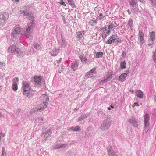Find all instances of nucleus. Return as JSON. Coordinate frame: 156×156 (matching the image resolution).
Returning <instances> with one entry per match:
<instances>
[{"instance_id": "19", "label": "nucleus", "mask_w": 156, "mask_h": 156, "mask_svg": "<svg viewBox=\"0 0 156 156\" xmlns=\"http://www.w3.org/2000/svg\"><path fill=\"white\" fill-rule=\"evenodd\" d=\"M34 81L35 84H39L41 83V80L39 77L36 76L34 78Z\"/></svg>"}, {"instance_id": "8", "label": "nucleus", "mask_w": 156, "mask_h": 156, "mask_svg": "<svg viewBox=\"0 0 156 156\" xmlns=\"http://www.w3.org/2000/svg\"><path fill=\"white\" fill-rule=\"evenodd\" d=\"M128 122L131 123L135 127H137L138 126V123L133 117L131 116L129 117V120Z\"/></svg>"}, {"instance_id": "58", "label": "nucleus", "mask_w": 156, "mask_h": 156, "mask_svg": "<svg viewBox=\"0 0 156 156\" xmlns=\"http://www.w3.org/2000/svg\"><path fill=\"white\" fill-rule=\"evenodd\" d=\"M83 57H83V56L82 55H80L79 56V58L81 60H82V58H83Z\"/></svg>"}, {"instance_id": "22", "label": "nucleus", "mask_w": 156, "mask_h": 156, "mask_svg": "<svg viewBox=\"0 0 156 156\" xmlns=\"http://www.w3.org/2000/svg\"><path fill=\"white\" fill-rule=\"evenodd\" d=\"M31 33V30L30 29L27 27L26 29V31L25 32V34L26 37H29L30 36Z\"/></svg>"}, {"instance_id": "28", "label": "nucleus", "mask_w": 156, "mask_h": 156, "mask_svg": "<svg viewBox=\"0 0 156 156\" xmlns=\"http://www.w3.org/2000/svg\"><path fill=\"white\" fill-rule=\"evenodd\" d=\"M58 53V51L57 50L55 51L52 50L51 51H50V53L51 55L52 56H55Z\"/></svg>"}, {"instance_id": "21", "label": "nucleus", "mask_w": 156, "mask_h": 156, "mask_svg": "<svg viewBox=\"0 0 156 156\" xmlns=\"http://www.w3.org/2000/svg\"><path fill=\"white\" fill-rule=\"evenodd\" d=\"M88 115L87 114H84L83 115H81V116L79 117L77 119V122L80 121L81 120H83V119L87 117Z\"/></svg>"}, {"instance_id": "51", "label": "nucleus", "mask_w": 156, "mask_h": 156, "mask_svg": "<svg viewBox=\"0 0 156 156\" xmlns=\"http://www.w3.org/2000/svg\"><path fill=\"white\" fill-rule=\"evenodd\" d=\"M151 43L148 44V45L149 46H151L153 44L154 41H151Z\"/></svg>"}, {"instance_id": "60", "label": "nucleus", "mask_w": 156, "mask_h": 156, "mask_svg": "<svg viewBox=\"0 0 156 156\" xmlns=\"http://www.w3.org/2000/svg\"><path fill=\"white\" fill-rule=\"evenodd\" d=\"M61 144H59V145H56V146H55V148H56V149H58V148L57 147H60V145Z\"/></svg>"}, {"instance_id": "3", "label": "nucleus", "mask_w": 156, "mask_h": 156, "mask_svg": "<svg viewBox=\"0 0 156 156\" xmlns=\"http://www.w3.org/2000/svg\"><path fill=\"white\" fill-rule=\"evenodd\" d=\"M22 29L20 28L19 27L15 26L12 30L11 34L12 37L14 38H15L18 35L22 34Z\"/></svg>"}, {"instance_id": "15", "label": "nucleus", "mask_w": 156, "mask_h": 156, "mask_svg": "<svg viewBox=\"0 0 156 156\" xmlns=\"http://www.w3.org/2000/svg\"><path fill=\"white\" fill-rule=\"evenodd\" d=\"M79 63L76 62L74 63H72L71 64V66L72 69L75 71L78 68Z\"/></svg>"}, {"instance_id": "23", "label": "nucleus", "mask_w": 156, "mask_h": 156, "mask_svg": "<svg viewBox=\"0 0 156 156\" xmlns=\"http://www.w3.org/2000/svg\"><path fill=\"white\" fill-rule=\"evenodd\" d=\"M103 53L102 52H95L94 53V55L95 56L96 58L102 57L103 56Z\"/></svg>"}, {"instance_id": "4", "label": "nucleus", "mask_w": 156, "mask_h": 156, "mask_svg": "<svg viewBox=\"0 0 156 156\" xmlns=\"http://www.w3.org/2000/svg\"><path fill=\"white\" fill-rule=\"evenodd\" d=\"M110 125V121L108 119L104 120L100 127V129L102 131H104L108 129Z\"/></svg>"}, {"instance_id": "10", "label": "nucleus", "mask_w": 156, "mask_h": 156, "mask_svg": "<svg viewBox=\"0 0 156 156\" xmlns=\"http://www.w3.org/2000/svg\"><path fill=\"white\" fill-rule=\"evenodd\" d=\"M40 99L43 102H45L46 103V101H48L49 98L46 94H43L40 97Z\"/></svg>"}, {"instance_id": "46", "label": "nucleus", "mask_w": 156, "mask_h": 156, "mask_svg": "<svg viewBox=\"0 0 156 156\" xmlns=\"http://www.w3.org/2000/svg\"><path fill=\"white\" fill-rule=\"evenodd\" d=\"M126 53L125 51H122V56L123 57H125L126 56Z\"/></svg>"}, {"instance_id": "62", "label": "nucleus", "mask_w": 156, "mask_h": 156, "mask_svg": "<svg viewBox=\"0 0 156 156\" xmlns=\"http://www.w3.org/2000/svg\"><path fill=\"white\" fill-rule=\"evenodd\" d=\"M5 150V148L4 147H2V152H3V153L4 152V151Z\"/></svg>"}, {"instance_id": "56", "label": "nucleus", "mask_w": 156, "mask_h": 156, "mask_svg": "<svg viewBox=\"0 0 156 156\" xmlns=\"http://www.w3.org/2000/svg\"><path fill=\"white\" fill-rule=\"evenodd\" d=\"M0 65H2V66H5V63H3V62H0Z\"/></svg>"}, {"instance_id": "45", "label": "nucleus", "mask_w": 156, "mask_h": 156, "mask_svg": "<svg viewBox=\"0 0 156 156\" xmlns=\"http://www.w3.org/2000/svg\"><path fill=\"white\" fill-rule=\"evenodd\" d=\"M95 70L96 69L95 68H93L92 69L90 70L89 71V73H88V74L90 73H93L95 71Z\"/></svg>"}, {"instance_id": "54", "label": "nucleus", "mask_w": 156, "mask_h": 156, "mask_svg": "<svg viewBox=\"0 0 156 156\" xmlns=\"http://www.w3.org/2000/svg\"><path fill=\"white\" fill-rule=\"evenodd\" d=\"M110 29H109V30H108L107 32H106V34H108V35H109L110 34Z\"/></svg>"}, {"instance_id": "2", "label": "nucleus", "mask_w": 156, "mask_h": 156, "mask_svg": "<svg viewBox=\"0 0 156 156\" xmlns=\"http://www.w3.org/2000/svg\"><path fill=\"white\" fill-rule=\"evenodd\" d=\"M19 14L20 16H25L27 18L29 19L31 21H33L34 20V17L32 13L27 9L21 10Z\"/></svg>"}, {"instance_id": "7", "label": "nucleus", "mask_w": 156, "mask_h": 156, "mask_svg": "<svg viewBox=\"0 0 156 156\" xmlns=\"http://www.w3.org/2000/svg\"><path fill=\"white\" fill-rule=\"evenodd\" d=\"M129 3L132 6V8L131 9V10L135 12L137 10L136 5V3L133 0H130Z\"/></svg>"}, {"instance_id": "57", "label": "nucleus", "mask_w": 156, "mask_h": 156, "mask_svg": "<svg viewBox=\"0 0 156 156\" xmlns=\"http://www.w3.org/2000/svg\"><path fill=\"white\" fill-rule=\"evenodd\" d=\"M107 37V35L106 34H105L104 36H103V39H105Z\"/></svg>"}, {"instance_id": "61", "label": "nucleus", "mask_w": 156, "mask_h": 156, "mask_svg": "<svg viewBox=\"0 0 156 156\" xmlns=\"http://www.w3.org/2000/svg\"><path fill=\"white\" fill-rule=\"evenodd\" d=\"M154 101L156 102V94L154 95Z\"/></svg>"}, {"instance_id": "16", "label": "nucleus", "mask_w": 156, "mask_h": 156, "mask_svg": "<svg viewBox=\"0 0 156 156\" xmlns=\"http://www.w3.org/2000/svg\"><path fill=\"white\" fill-rule=\"evenodd\" d=\"M8 17V16L6 12H2L0 13V19L3 20H6Z\"/></svg>"}, {"instance_id": "50", "label": "nucleus", "mask_w": 156, "mask_h": 156, "mask_svg": "<svg viewBox=\"0 0 156 156\" xmlns=\"http://www.w3.org/2000/svg\"><path fill=\"white\" fill-rule=\"evenodd\" d=\"M151 2L154 5H156V0H150Z\"/></svg>"}, {"instance_id": "49", "label": "nucleus", "mask_w": 156, "mask_h": 156, "mask_svg": "<svg viewBox=\"0 0 156 156\" xmlns=\"http://www.w3.org/2000/svg\"><path fill=\"white\" fill-rule=\"evenodd\" d=\"M116 43H121V40L120 39L117 38V39H116Z\"/></svg>"}, {"instance_id": "39", "label": "nucleus", "mask_w": 156, "mask_h": 156, "mask_svg": "<svg viewBox=\"0 0 156 156\" xmlns=\"http://www.w3.org/2000/svg\"><path fill=\"white\" fill-rule=\"evenodd\" d=\"M104 17V16H103L102 14L101 13L100 14L99 16L97 17V18L101 20L103 19Z\"/></svg>"}, {"instance_id": "27", "label": "nucleus", "mask_w": 156, "mask_h": 156, "mask_svg": "<svg viewBox=\"0 0 156 156\" xmlns=\"http://www.w3.org/2000/svg\"><path fill=\"white\" fill-rule=\"evenodd\" d=\"M18 89L17 83L13 82L12 89L14 91H16Z\"/></svg>"}, {"instance_id": "47", "label": "nucleus", "mask_w": 156, "mask_h": 156, "mask_svg": "<svg viewBox=\"0 0 156 156\" xmlns=\"http://www.w3.org/2000/svg\"><path fill=\"white\" fill-rule=\"evenodd\" d=\"M153 57H156V50H155L154 52H153Z\"/></svg>"}, {"instance_id": "64", "label": "nucleus", "mask_w": 156, "mask_h": 156, "mask_svg": "<svg viewBox=\"0 0 156 156\" xmlns=\"http://www.w3.org/2000/svg\"><path fill=\"white\" fill-rule=\"evenodd\" d=\"M13 1H15L16 2H19L20 1V0H12Z\"/></svg>"}, {"instance_id": "35", "label": "nucleus", "mask_w": 156, "mask_h": 156, "mask_svg": "<svg viewBox=\"0 0 156 156\" xmlns=\"http://www.w3.org/2000/svg\"><path fill=\"white\" fill-rule=\"evenodd\" d=\"M81 62L83 63H87L90 62L89 61H88V60L85 57H84L81 60Z\"/></svg>"}, {"instance_id": "36", "label": "nucleus", "mask_w": 156, "mask_h": 156, "mask_svg": "<svg viewBox=\"0 0 156 156\" xmlns=\"http://www.w3.org/2000/svg\"><path fill=\"white\" fill-rule=\"evenodd\" d=\"M112 43L111 36L109 37V39L107 41L106 43L108 44H111Z\"/></svg>"}, {"instance_id": "26", "label": "nucleus", "mask_w": 156, "mask_h": 156, "mask_svg": "<svg viewBox=\"0 0 156 156\" xmlns=\"http://www.w3.org/2000/svg\"><path fill=\"white\" fill-rule=\"evenodd\" d=\"M126 62L125 61L122 62L120 63V67L121 69H124L126 68Z\"/></svg>"}, {"instance_id": "34", "label": "nucleus", "mask_w": 156, "mask_h": 156, "mask_svg": "<svg viewBox=\"0 0 156 156\" xmlns=\"http://www.w3.org/2000/svg\"><path fill=\"white\" fill-rule=\"evenodd\" d=\"M98 20H91L89 22V24H90L91 25H93L94 24H93L95 23L96 24L97 23Z\"/></svg>"}, {"instance_id": "29", "label": "nucleus", "mask_w": 156, "mask_h": 156, "mask_svg": "<svg viewBox=\"0 0 156 156\" xmlns=\"http://www.w3.org/2000/svg\"><path fill=\"white\" fill-rule=\"evenodd\" d=\"M34 48L36 49L39 50L41 49V46L37 43H34Z\"/></svg>"}, {"instance_id": "12", "label": "nucleus", "mask_w": 156, "mask_h": 156, "mask_svg": "<svg viewBox=\"0 0 156 156\" xmlns=\"http://www.w3.org/2000/svg\"><path fill=\"white\" fill-rule=\"evenodd\" d=\"M17 48L14 45H12L8 48V52L11 53L16 52V50Z\"/></svg>"}, {"instance_id": "6", "label": "nucleus", "mask_w": 156, "mask_h": 156, "mask_svg": "<svg viewBox=\"0 0 156 156\" xmlns=\"http://www.w3.org/2000/svg\"><path fill=\"white\" fill-rule=\"evenodd\" d=\"M52 132L51 130H48L44 133L43 134L44 135V141H46L49 139L51 136Z\"/></svg>"}, {"instance_id": "43", "label": "nucleus", "mask_w": 156, "mask_h": 156, "mask_svg": "<svg viewBox=\"0 0 156 156\" xmlns=\"http://www.w3.org/2000/svg\"><path fill=\"white\" fill-rule=\"evenodd\" d=\"M115 27V26H114L113 24H111L110 25L108 26V29H112Z\"/></svg>"}, {"instance_id": "38", "label": "nucleus", "mask_w": 156, "mask_h": 156, "mask_svg": "<svg viewBox=\"0 0 156 156\" xmlns=\"http://www.w3.org/2000/svg\"><path fill=\"white\" fill-rule=\"evenodd\" d=\"M133 25V21L131 19L129 20L128 22V25L131 27Z\"/></svg>"}, {"instance_id": "32", "label": "nucleus", "mask_w": 156, "mask_h": 156, "mask_svg": "<svg viewBox=\"0 0 156 156\" xmlns=\"http://www.w3.org/2000/svg\"><path fill=\"white\" fill-rule=\"evenodd\" d=\"M67 146H68V144H62L60 145V147H58L57 148H65Z\"/></svg>"}, {"instance_id": "5", "label": "nucleus", "mask_w": 156, "mask_h": 156, "mask_svg": "<svg viewBox=\"0 0 156 156\" xmlns=\"http://www.w3.org/2000/svg\"><path fill=\"white\" fill-rule=\"evenodd\" d=\"M150 117L149 115L146 113L144 115V128L146 129L148 127L150 124L149 123Z\"/></svg>"}, {"instance_id": "40", "label": "nucleus", "mask_w": 156, "mask_h": 156, "mask_svg": "<svg viewBox=\"0 0 156 156\" xmlns=\"http://www.w3.org/2000/svg\"><path fill=\"white\" fill-rule=\"evenodd\" d=\"M107 81V80L104 77V79L102 80H100V81H99V82L100 83H105V82H106Z\"/></svg>"}, {"instance_id": "24", "label": "nucleus", "mask_w": 156, "mask_h": 156, "mask_svg": "<svg viewBox=\"0 0 156 156\" xmlns=\"http://www.w3.org/2000/svg\"><path fill=\"white\" fill-rule=\"evenodd\" d=\"M113 72L112 71H111L108 74L105 76V77L107 81L109 79V78H112V76L113 74Z\"/></svg>"}, {"instance_id": "13", "label": "nucleus", "mask_w": 156, "mask_h": 156, "mask_svg": "<svg viewBox=\"0 0 156 156\" xmlns=\"http://www.w3.org/2000/svg\"><path fill=\"white\" fill-rule=\"evenodd\" d=\"M46 103L45 102H43L42 104H41L39 105V107L37 109V110H43L46 108Z\"/></svg>"}, {"instance_id": "18", "label": "nucleus", "mask_w": 156, "mask_h": 156, "mask_svg": "<svg viewBox=\"0 0 156 156\" xmlns=\"http://www.w3.org/2000/svg\"><path fill=\"white\" fill-rule=\"evenodd\" d=\"M137 96L140 98H143V92L140 90H137L135 92Z\"/></svg>"}, {"instance_id": "11", "label": "nucleus", "mask_w": 156, "mask_h": 156, "mask_svg": "<svg viewBox=\"0 0 156 156\" xmlns=\"http://www.w3.org/2000/svg\"><path fill=\"white\" fill-rule=\"evenodd\" d=\"M143 33L141 31H139V37L138 40L141 43H143L144 42V37L143 36Z\"/></svg>"}, {"instance_id": "55", "label": "nucleus", "mask_w": 156, "mask_h": 156, "mask_svg": "<svg viewBox=\"0 0 156 156\" xmlns=\"http://www.w3.org/2000/svg\"><path fill=\"white\" fill-rule=\"evenodd\" d=\"M20 110L19 109H18L16 111V114H17L18 115H19V113H20Z\"/></svg>"}, {"instance_id": "41", "label": "nucleus", "mask_w": 156, "mask_h": 156, "mask_svg": "<svg viewBox=\"0 0 156 156\" xmlns=\"http://www.w3.org/2000/svg\"><path fill=\"white\" fill-rule=\"evenodd\" d=\"M37 119H38L39 122L40 123H41V124L42 123H43L42 122V121L43 120V118H42V117H39V118H38ZM37 119H36V121H37Z\"/></svg>"}, {"instance_id": "53", "label": "nucleus", "mask_w": 156, "mask_h": 156, "mask_svg": "<svg viewBox=\"0 0 156 156\" xmlns=\"http://www.w3.org/2000/svg\"><path fill=\"white\" fill-rule=\"evenodd\" d=\"M110 107H109L108 108V109L109 110H110L111 109V108H114V107L112 105H111L110 106Z\"/></svg>"}, {"instance_id": "14", "label": "nucleus", "mask_w": 156, "mask_h": 156, "mask_svg": "<svg viewBox=\"0 0 156 156\" xmlns=\"http://www.w3.org/2000/svg\"><path fill=\"white\" fill-rule=\"evenodd\" d=\"M127 74L126 73H123L121 74L119 77V80L121 82L124 81L127 77Z\"/></svg>"}, {"instance_id": "44", "label": "nucleus", "mask_w": 156, "mask_h": 156, "mask_svg": "<svg viewBox=\"0 0 156 156\" xmlns=\"http://www.w3.org/2000/svg\"><path fill=\"white\" fill-rule=\"evenodd\" d=\"M59 3L61 4L62 5L65 6H66V4L64 2H63L62 0H61L60 1V2H59Z\"/></svg>"}, {"instance_id": "30", "label": "nucleus", "mask_w": 156, "mask_h": 156, "mask_svg": "<svg viewBox=\"0 0 156 156\" xmlns=\"http://www.w3.org/2000/svg\"><path fill=\"white\" fill-rule=\"evenodd\" d=\"M70 129L73 131L76 132L80 130V129L79 127L77 126L76 127H72Z\"/></svg>"}, {"instance_id": "48", "label": "nucleus", "mask_w": 156, "mask_h": 156, "mask_svg": "<svg viewBox=\"0 0 156 156\" xmlns=\"http://www.w3.org/2000/svg\"><path fill=\"white\" fill-rule=\"evenodd\" d=\"M135 106H138L139 105L138 103L137 102H135L132 105V106L133 107H134Z\"/></svg>"}, {"instance_id": "17", "label": "nucleus", "mask_w": 156, "mask_h": 156, "mask_svg": "<svg viewBox=\"0 0 156 156\" xmlns=\"http://www.w3.org/2000/svg\"><path fill=\"white\" fill-rule=\"evenodd\" d=\"M16 53L17 56L19 57H22L24 55L23 52H22L20 49L18 48L16 49Z\"/></svg>"}, {"instance_id": "31", "label": "nucleus", "mask_w": 156, "mask_h": 156, "mask_svg": "<svg viewBox=\"0 0 156 156\" xmlns=\"http://www.w3.org/2000/svg\"><path fill=\"white\" fill-rule=\"evenodd\" d=\"M117 36L115 35H112L111 36V38H112V42L116 43Z\"/></svg>"}, {"instance_id": "63", "label": "nucleus", "mask_w": 156, "mask_h": 156, "mask_svg": "<svg viewBox=\"0 0 156 156\" xmlns=\"http://www.w3.org/2000/svg\"><path fill=\"white\" fill-rule=\"evenodd\" d=\"M62 59L61 58H60V60H58V61H57V63H60L61 62V61H60V60Z\"/></svg>"}, {"instance_id": "25", "label": "nucleus", "mask_w": 156, "mask_h": 156, "mask_svg": "<svg viewBox=\"0 0 156 156\" xmlns=\"http://www.w3.org/2000/svg\"><path fill=\"white\" fill-rule=\"evenodd\" d=\"M31 21L28 24L27 28L31 30V29L34 27V24L33 20Z\"/></svg>"}, {"instance_id": "9", "label": "nucleus", "mask_w": 156, "mask_h": 156, "mask_svg": "<svg viewBox=\"0 0 156 156\" xmlns=\"http://www.w3.org/2000/svg\"><path fill=\"white\" fill-rule=\"evenodd\" d=\"M108 154L109 156H117L114 151L112 148L110 146H108L107 147Z\"/></svg>"}, {"instance_id": "59", "label": "nucleus", "mask_w": 156, "mask_h": 156, "mask_svg": "<svg viewBox=\"0 0 156 156\" xmlns=\"http://www.w3.org/2000/svg\"><path fill=\"white\" fill-rule=\"evenodd\" d=\"M127 12H128V14H129V15H130V14L131 13V12H130V10H129V9H128V10H127Z\"/></svg>"}, {"instance_id": "20", "label": "nucleus", "mask_w": 156, "mask_h": 156, "mask_svg": "<svg viewBox=\"0 0 156 156\" xmlns=\"http://www.w3.org/2000/svg\"><path fill=\"white\" fill-rule=\"evenodd\" d=\"M150 40L154 41L155 38V33L153 31L150 33Z\"/></svg>"}, {"instance_id": "37", "label": "nucleus", "mask_w": 156, "mask_h": 156, "mask_svg": "<svg viewBox=\"0 0 156 156\" xmlns=\"http://www.w3.org/2000/svg\"><path fill=\"white\" fill-rule=\"evenodd\" d=\"M69 4L71 5L72 6H74V2L73 0H67Z\"/></svg>"}, {"instance_id": "42", "label": "nucleus", "mask_w": 156, "mask_h": 156, "mask_svg": "<svg viewBox=\"0 0 156 156\" xmlns=\"http://www.w3.org/2000/svg\"><path fill=\"white\" fill-rule=\"evenodd\" d=\"M19 80L18 77H15L13 80V82H15L16 83H17V82Z\"/></svg>"}, {"instance_id": "33", "label": "nucleus", "mask_w": 156, "mask_h": 156, "mask_svg": "<svg viewBox=\"0 0 156 156\" xmlns=\"http://www.w3.org/2000/svg\"><path fill=\"white\" fill-rule=\"evenodd\" d=\"M77 38L79 39L83 37L82 33L81 31H79L78 32H77Z\"/></svg>"}, {"instance_id": "52", "label": "nucleus", "mask_w": 156, "mask_h": 156, "mask_svg": "<svg viewBox=\"0 0 156 156\" xmlns=\"http://www.w3.org/2000/svg\"><path fill=\"white\" fill-rule=\"evenodd\" d=\"M101 30H103L104 31L107 30V28L106 27H104L102 28V29L101 28Z\"/></svg>"}, {"instance_id": "1", "label": "nucleus", "mask_w": 156, "mask_h": 156, "mask_svg": "<svg viewBox=\"0 0 156 156\" xmlns=\"http://www.w3.org/2000/svg\"><path fill=\"white\" fill-rule=\"evenodd\" d=\"M23 94L28 98L31 97L34 94L33 91H30L31 87L29 83L23 82Z\"/></svg>"}]
</instances>
